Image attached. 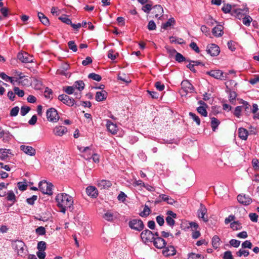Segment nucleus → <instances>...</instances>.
<instances>
[{
    "label": "nucleus",
    "instance_id": "obj_62",
    "mask_svg": "<svg viewBox=\"0 0 259 259\" xmlns=\"http://www.w3.org/2000/svg\"><path fill=\"white\" fill-rule=\"evenodd\" d=\"M64 91L65 93L68 95L72 94L73 93L74 91V86L71 87V86H68L66 87Z\"/></svg>",
    "mask_w": 259,
    "mask_h": 259
},
{
    "label": "nucleus",
    "instance_id": "obj_56",
    "mask_svg": "<svg viewBox=\"0 0 259 259\" xmlns=\"http://www.w3.org/2000/svg\"><path fill=\"white\" fill-rule=\"evenodd\" d=\"M30 83V81L28 78L25 76L22 79L18 80V84L23 86L28 85Z\"/></svg>",
    "mask_w": 259,
    "mask_h": 259
},
{
    "label": "nucleus",
    "instance_id": "obj_4",
    "mask_svg": "<svg viewBox=\"0 0 259 259\" xmlns=\"http://www.w3.org/2000/svg\"><path fill=\"white\" fill-rule=\"evenodd\" d=\"M53 185L51 183H48L44 180L40 181L38 184V187L41 192L46 194L51 195L53 194Z\"/></svg>",
    "mask_w": 259,
    "mask_h": 259
},
{
    "label": "nucleus",
    "instance_id": "obj_21",
    "mask_svg": "<svg viewBox=\"0 0 259 259\" xmlns=\"http://www.w3.org/2000/svg\"><path fill=\"white\" fill-rule=\"evenodd\" d=\"M152 13L155 14V18L160 19V18L163 15V8L159 5H155L153 8Z\"/></svg>",
    "mask_w": 259,
    "mask_h": 259
},
{
    "label": "nucleus",
    "instance_id": "obj_25",
    "mask_svg": "<svg viewBox=\"0 0 259 259\" xmlns=\"http://www.w3.org/2000/svg\"><path fill=\"white\" fill-rule=\"evenodd\" d=\"M86 192L89 196L93 198L97 197L98 195L97 189L94 186H88L86 188Z\"/></svg>",
    "mask_w": 259,
    "mask_h": 259
},
{
    "label": "nucleus",
    "instance_id": "obj_48",
    "mask_svg": "<svg viewBox=\"0 0 259 259\" xmlns=\"http://www.w3.org/2000/svg\"><path fill=\"white\" fill-rule=\"evenodd\" d=\"M249 254V252L247 250H245L242 249H240L239 251L236 252V254L238 256L241 257L244 256L245 257L247 256Z\"/></svg>",
    "mask_w": 259,
    "mask_h": 259
},
{
    "label": "nucleus",
    "instance_id": "obj_39",
    "mask_svg": "<svg viewBox=\"0 0 259 259\" xmlns=\"http://www.w3.org/2000/svg\"><path fill=\"white\" fill-rule=\"evenodd\" d=\"M252 19L251 17L248 15H245L244 17L242 18V22L244 25L246 26H249L251 22L252 21Z\"/></svg>",
    "mask_w": 259,
    "mask_h": 259
},
{
    "label": "nucleus",
    "instance_id": "obj_3",
    "mask_svg": "<svg viewBox=\"0 0 259 259\" xmlns=\"http://www.w3.org/2000/svg\"><path fill=\"white\" fill-rule=\"evenodd\" d=\"M12 246L17 254L21 256H25L27 254V250L25 249V244L22 241L15 240L13 241Z\"/></svg>",
    "mask_w": 259,
    "mask_h": 259
},
{
    "label": "nucleus",
    "instance_id": "obj_29",
    "mask_svg": "<svg viewBox=\"0 0 259 259\" xmlns=\"http://www.w3.org/2000/svg\"><path fill=\"white\" fill-rule=\"evenodd\" d=\"M107 93L105 91L102 90L100 92H97L96 94V100L98 101H102L107 98Z\"/></svg>",
    "mask_w": 259,
    "mask_h": 259
},
{
    "label": "nucleus",
    "instance_id": "obj_51",
    "mask_svg": "<svg viewBox=\"0 0 259 259\" xmlns=\"http://www.w3.org/2000/svg\"><path fill=\"white\" fill-rule=\"evenodd\" d=\"M37 248L39 251H45L46 248V242L42 241L38 242Z\"/></svg>",
    "mask_w": 259,
    "mask_h": 259
},
{
    "label": "nucleus",
    "instance_id": "obj_27",
    "mask_svg": "<svg viewBox=\"0 0 259 259\" xmlns=\"http://www.w3.org/2000/svg\"><path fill=\"white\" fill-rule=\"evenodd\" d=\"M238 134L239 137L243 140H246L248 136V132L243 127H240L238 130Z\"/></svg>",
    "mask_w": 259,
    "mask_h": 259
},
{
    "label": "nucleus",
    "instance_id": "obj_49",
    "mask_svg": "<svg viewBox=\"0 0 259 259\" xmlns=\"http://www.w3.org/2000/svg\"><path fill=\"white\" fill-rule=\"evenodd\" d=\"M222 10L225 13H231L233 9H232L231 6L230 5L225 4L222 7Z\"/></svg>",
    "mask_w": 259,
    "mask_h": 259
},
{
    "label": "nucleus",
    "instance_id": "obj_12",
    "mask_svg": "<svg viewBox=\"0 0 259 259\" xmlns=\"http://www.w3.org/2000/svg\"><path fill=\"white\" fill-rule=\"evenodd\" d=\"M206 51L211 56H217L219 54L220 50L217 45L212 44L207 46Z\"/></svg>",
    "mask_w": 259,
    "mask_h": 259
},
{
    "label": "nucleus",
    "instance_id": "obj_45",
    "mask_svg": "<svg viewBox=\"0 0 259 259\" xmlns=\"http://www.w3.org/2000/svg\"><path fill=\"white\" fill-rule=\"evenodd\" d=\"M241 103L242 104L241 106L242 107V109L244 110L245 111L248 112L250 109V106L248 104V103L245 101L242 100Z\"/></svg>",
    "mask_w": 259,
    "mask_h": 259
},
{
    "label": "nucleus",
    "instance_id": "obj_58",
    "mask_svg": "<svg viewBox=\"0 0 259 259\" xmlns=\"http://www.w3.org/2000/svg\"><path fill=\"white\" fill-rule=\"evenodd\" d=\"M25 75H23V74L19 71H16L15 74V81H18L20 79H22L23 78H24Z\"/></svg>",
    "mask_w": 259,
    "mask_h": 259
},
{
    "label": "nucleus",
    "instance_id": "obj_35",
    "mask_svg": "<svg viewBox=\"0 0 259 259\" xmlns=\"http://www.w3.org/2000/svg\"><path fill=\"white\" fill-rule=\"evenodd\" d=\"M74 89H78L79 91L83 90L84 88V83L82 80H78L75 82L74 84Z\"/></svg>",
    "mask_w": 259,
    "mask_h": 259
},
{
    "label": "nucleus",
    "instance_id": "obj_8",
    "mask_svg": "<svg viewBox=\"0 0 259 259\" xmlns=\"http://www.w3.org/2000/svg\"><path fill=\"white\" fill-rule=\"evenodd\" d=\"M141 238L145 243L152 242L154 238V235L151 231L145 229L141 233Z\"/></svg>",
    "mask_w": 259,
    "mask_h": 259
},
{
    "label": "nucleus",
    "instance_id": "obj_2",
    "mask_svg": "<svg viewBox=\"0 0 259 259\" xmlns=\"http://www.w3.org/2000/svg\"><path fill=\"white\" fill-rule=\"evenodd\" d=\"M77 148L79 151L82 153V156L85 160H90L92 159L93 162L99 161V155L96 153H94L91 147L78 146Z\"/></svg>",
    "mask_w": 259,
    "mask_h": 259
},
{
    "label": "nucleus",
    "instance_id": "obj_36",
    "mask_svg": "<svg viewBox=\"0 0 259 259\" xmlns=\"http://www.w3.org/2000/svg\"><path fill=\"white\" fill-rule=\"evenodd\" d=\"M230 227L233 230H238L242 228V225L239 221H234L233 223H231Z\"/></svg>",
    "mask_w": 259,
    "mask_h": 259
},
{
    "label": "nucleus",
    "instance_id": "obj_54",
    "mask_svg": "<svg viewBox=\"0 0 259 259\" xmlns=\"http://www.w3.org/2000/svg\"><path fill=\"white\" fill-rule=\"evenodd\" d=\"M188 259H203V257L199 254L191 253L189 254Z\"/></svg>",
    "mask_w": 259,
    "mask_h": 259
},
{
    "label": "nucleus",
    "instance_id": "obj_42",
    "mask_svg": "<svg viewBox=\"0 0 259 259\" xmlns=\"http://www.w3.org/2000/svg\"><path fill=\"white\" fill-rule=\"evenodd\" d=\"M88 77L97 81H100L102 79V77L100 75L95 73H90L88 75Z\"/></svg>",
    "mask_w": 259,
    "mask_h": 259
},
{
    "label": "nucleus",
    "instance_id": "obj_26",
    "mask_svg": "<svg viewBox=\"0 0 259 259\" xmlns=\"http://www.w3.org/2000/svg\"><path fill=\"white\" fill-rule=\"evenodd\" d=\"M112 186V183L110 181L102 180L98 181V186L101 189H108Z\"/></svg>",
    "mask_w": 259,
    "mask_h": 259
},
{
    "label": "nucleus",
    "instance_id": "obj_57",
    "mask_svg": "<svg viewBox=\"0 0 259 259\" xmlns=\"http://www.w3.org/2000/svg\"><path fill=\"white\" fill-rule=\"evenodd\" d=\"M156 221L160 226H163L164 223V217L161 215L156 217Z\"/></svg>",
    "mask_w": 259,
    "mask_h": 259
},
{
    "label": "nucleus",
    "instance_id": "obj_28",
    "mask_svg": "<svg viewBox=\"0 0 259 259\" xmlns=\"http://www.w3.org/2000/svg\"><path fill=\"white\" fill-rule=\"evenodd\" d=\"M212 33L216 37L221 36L223 34V26L219 25L214 27L212 30Z\"/></svg>",
    "mask_w": 259,
    "mask_h": 259
},
{
    "label": "nucleus",
    "instance_id": "obj_38",
    "mask_svg": "<svg viewBox=\"0 0 259 259\" xmlns=\"http://www.w3.org/2000/svg\"><path fill=\"white\" fill-rule=\"evenodd\" d=\"M220 239L218 236L215 235L212 237V245L214 248H217L219 247L220 245Z\"/></svg>",
    "mask_w": 259,
    "mask_h": 259
},
{
    "label": "nucleus",
    "instance_id": "obj_50",
    "mask_svg": "<svg viewBox=\"0 0 259 259\" xmlns=\"http://www.w3.org/2000/svg\"><path fill=\"white\" fill-rule=\"evenodd\" d=\"M59 19L62 22H63L64 23H66V24L70 25L71 24H72L71 20L68 18L67 16L65 15L64 16L60 17H59Z\"/></svg>",
    "mask_w": 259,
    "mask_h": 259
},
{
    "label": "nucleus",
    "instance_id": "obj_1",
    "mask_svg": "<svg viewBox=\"0 0 259 259\" xmlns=\"http://www.w3.org/2000/svg\"><path fill=\"white\" fill-rule=\"evenodd\" d=\"M55 200L57 205L60 209V212L64 213L67 209L72 208L73 199L68 194L65 193L58 194L56 196Z\"/></svg>",
    "mask_w": 259,
    "mask_h": 259
},
{
    "label": "nucleus",
    "instance_id": "obj_10",
    "mask_svg": "<svg viewBox=\"0 0 259 259\" xmlns=\"http://www.w3.org/2000/svg\"><path fill=\"white\" fill-rule=\"evenodd\" d=\"M247 12V9H233L231 15L240 20L246 15Z\"/></svg>",
    "mask_w": 259,
    "mask_h": 259
},
{
    "label": "nucleus",
    "instance_id": "obj_14",
    "mask_svg": "<svg viewBox=\"0 0 259 259\" xmlns=\"http://www.w3.org/2000/svg\"><path fill=\"white\" fill-rule=\"evenodd\" d=\"M18 59L23 63H30L32 62V57L25 52L19 53L17 55Z\"/></svg>",
    "mask_w": 259,
    "mask_h": 259
},
{
    "label": "nucleus",
    "instance_id": "obj_24",
    "mask_svg": "<svg viewBox=\"0 0 259 259\" xmlns=\"http://www.w3.org/2000/svg\"><path fill=\"white\" fill-rule=\"evenodd\" d=\"M198 103L201 106L197 107V111L199 114H201L202 116L206 117L207 116V112L206 110V107L207 106L206 104L203 101H199Z\"/></svg>",
    "mask_w": 259,
    "mask_h": 259
},
{
    "label": "nucleus",
    "instance_id": "obj_43",
    "mask_svg": "<svg viewBox=\"0 0 259 259\" xmlns=\"http://www.w3.org/2000/svg\"><path fill=\"white\" fill-rule=\"evenodd\" d=\"M7 199L9 201H15L16 196L12 190L8 191L7 193Z\"/></svg>",
    "mask_w": 259,
    "mask_h": 259
},
{
    "label": "nucleus",
    "instance_id": "obj_44",
    "mask_svg": "<svg viewBox=\"0 0 259 259\" xmlns=\"http://www.w3.org/2000/svg\"><path fill=\"white\" fill-rule=\"evenodd\" d=\"M242 111V107L241 106H238L235 108L233 114L236 117L240 118L241 115Z\"/></svg>",
    "mask_w": 259,
    "mask_h": 259
},
{
    "label": "nucleus",
    "instance_id": "obj_31",
    "mask_svg": "<svg viewBox=\"0 0 259 259\" xmlns=\"http://www.w3.org/2000/svg\"><path fill=\"white\" fill-rule=\"evenodd\" d=\"M37 16L39 20L44 25L48 26L50 24L49 19L42 13L38 12Z\"/></svg>",
    "mask_w": 259,
    "mask_h": 259
},
{
    "label": "nucleus",
    "instance_id": "obj_46",
    "mask_svg": "<svg viewBox=\"0 0 259 259\" xmlns=\"http://www.w3.org/2000/svg\"><path fill=\"white\" fill-rule=\"evenodd\" d=\"M52 94H53V91L51 89H50L48 87L45 89V90L44 92V96H45V98H48V99L52 98Z\"/></svg>",
    "mask_w": 259,
    "mask_h": 259
},
{
    "label": "nucleus",
    "instance_id": "obj_11",
    "mask_svg": "<svg viewBox=\"0 0 259 259\" xmlns=\"http://www.w3.org/2000/svg\"><path fill=\"white\" fill-rule=\"evenodd\" d=\"M181 86L182 89L186 94L194 92V87L188 80H183L181 82Z\"/></svg>",
    "mask_w": 259,
    "mask_h": 259
},
{
    "label": "nucleus",
    "instance_id": "obj_19",
    "mask_svg": "<svg viewBox=\"0 0 259 259\" xmlns=\"http://www.w3.org/2000/svg\"><path fill=\"white\" fill-rule=\"evenodd\" d=\"M10 150L6 149H0V159L2 160H8L12 156Z\"/></svg>",
    "mask_w": 259,
    "mask_h": 259
},
{
    "label": "nucleus",
    "instance_id": "obj_60",
    "mask_svg": "<svg viewBox=\"0 0 259 259\" xmlns=\"http://www.w3.org/2000/svg\"><path fill=\"white\" fill-rule=\"evenodd\" d=\"M19 111V108L18 106H16L13 108L10 112V115L11 116H16L18 115Z\"/></svg>",
    "mask_w": 259,
    "mask_h": 259
},
{
    "label": "nucleus",
    "instance_id": "obj_9",
    "mask_svg": "<svg viewBox=\"0 0 259 259\" xmlns=\"http://www.w3.org/2000/svg\"><path fill=\"white\" fill-rule=\"evenodd\" d=\"M59 101L68 106H72L75 104V100L67 95L62 94L58 97Z\"/></svg>",
    "mask_w": 259,
    "mask_h": 259
},
{
    "label": "nucleus",
    "instance_id": "obj_63",
    "mask_svg": "<svg viewBox=\"0 0 259 259\" xmlns=\"http://www.w3.org/2000/svg\"><path fill=\"white\" fill-rule=\"evenodd\" d=\"M229 242L230 245L234 247H238L240 244V241L236 239H231Z\"/></svg>",
    "mask_w": 259,
    "mask_h": 259
},
{
    "label": "nucleus",
    "instance_id": "obj_6",
    "mask_svg": "<svg viewBox=\"0 0 259 259\" xmlns=\"http://www.w3.org/2000/svg\"><path fill=\"white\" fill-rule=\"evenodd\" d=\"M130 228L135 231L140 232L144 228V224L140 219H133L128 222Z\"/></svg>",
    "mask_w": 259,
    "mask_h": 259
},
{
    "label": "nucleus",
    "instance_id": "obj_61",
    "mask_svg": "<svg viewBox=\"0 0 259 259\" xmlns=\"http://www.w3.org/2000/svg\"><path fill=\"white\" fill-rule=\"evenodd\" d=\"M156 24L154 21L151 20L149 22L147 28L149 30H153L156 29Z\"/></svg>",
    "mask_w": 259,
    "mask_h": 259
},
{
    "label": "nucleus",
    "instance_id": "obj_64",
    "mask_svg": "<svg viewBox=\"0 0 259 259\" xmlns=\"http://www.w3.org/2000/svg\"><path fill=\"white\" fill-rule=\"evenodd\" d=\"M224 259H234L232 253L230 251H226L223 255Z\"/></svg>",
    "mask_w": 259,
    "mask_h": 259
},
{
    "label": "nucleus",
    "instance_id": "obj_59",
    "mask_svg": "<svg viewBox=\"0 0 259 259\" xmlns=\"http://www.w3.org/2000/svg\"><path fill=\"white\" fill-rule=\"evenodd\" d=\"M36 233L39 235H43L46 233V229L44 227L40 226L38 227L36 230Z\"/></svg>",
    "mask_w": 259,
    "mask_h": 259
},
{
    "label": "nucleus",
    "instance_id": "obj_7",
    "mask_svg": "<svg viewBox=\"0 0 259 259\" xmlns=\"http://www.w3.org/2000/svg\"><path fill=\"white\" fill-rule=\"evenodd\" d=\"M48 120L52 122H57L59 119L57 110L54 108H50L46 112Z\"/></svg>",
    "mask_w": 259,
    "mask_h": 259
},
{
    "label": "nucleus",
    "instance_id": "obj_55",
    "mask_svg": "<svg viewBox=\"0 0 259 259\" xmlns=\"http://www.w3.org/2000/svg\"><path fill=\"white\" fill-rule=\"evenodd\" d=\"M68 46L70 50H71L72 51H73L74 52L77 51V46L75 45L74 41H73V40L69 41L68 42Z\"/></svg>",
    "mask_w": 259,
    "mask_h": 259
},
{
    "label": "nucleus",
    "instance_id": "obj_22",
    "mask_svg": "<svg viewBox=\"0 0 259 259\" xmlns=\"http://www.w3.org/2000/svg\"><path fill=\"white\" fill-rule=\"evenodd\" d=\"M53 133L58 136H62L64 134H66L67 132V128L64 126H56L53 129Z\"/></svg>",
    "mask_w": 259,
    "mask_h": 259
},
{
    "label": "nucleus",
    "instance_id": "obj_33",
    "mask_svg": "<svg viewBox=\"0 0 259 259\" xmlns=\"http://www.w3.org/2000/svg\"><path fill=\"white\" fill-rule=\"evenodd\" d=\"M175 20L174 18H169L167 21L162 24V28L164 29H167L168 27L174 25L175 24Z\"/></svg>",
    "mask_w": 259,
    "mask_h": 259
},
{
    "label": "nucleus",
    "instance_id": "obj_18",
    "mask_svg": "<svg viewBox=\"0 0 259 259\" xmlns=\"http://www.w3.org/2000/svg\"><path fill=\"white\" fill-rule=\"evenodd\" d=\"M207 209L202 204H200V208L198 210V215L199 218H201L203 220L206 222L208 221L207 215H206Z\"/></svg>",
    "mask_w": 259,
    "mask_h": 259
},
{
    "label": "nucleus",
    "instance_id": "obj_13",
    "mask_svg": "<svg viewBox=\"0 0 259 259\" xmlns=\"http://www.w3.org/2000/svg\"><path fill=\"white\" fill-rule=\"evenodd\" d=\"M166 214L167 216L165 218L166 223L167 225L172 227L175 224L174 219L177 218V214L171 210L167 211Z\"/></svg>",
    "mask_w": 259,
    "mask_h": 259
},
{
    "label": "nucleus",
    "instance_id": "obj_15",
    "mask_svg": "<svg viewBox=\"0 0 259 259\" xmlns=\"http://www.w3.org/2000/svg\"><path fill=\"white\" fill-rule=\"evenodd\" d=\"M238 201L244 205H247L251 203L252 202L251 198L245 194H239L237 196Z\"/></svg>",
    "mask_w": 259,
    "mask_h": 259
},
{
    "label": "nucleus",
    "instance_id": "obj_37",
    "mask_svg": "<svg viewBox=\"0 0 259 259\" xmlns=\"http://www.w3.org/2000/svg\"><path fill=\"white\" fill-rule=\"evenodd\" d=\"M150 213V209L147 205H145L144 206L143 210L140 212V215L142 217H147L148 215H149Z\"/></svg>",
    "mask_w": 259,
    "mask_h": 259
},
{
    "label": "nucleus",
    "instance_id": "obj_30",
    "mask_svg": "<svg viewBox=\"0 0 259 259\" xmlns=\"http://www.w3.org/2000/svg\"><path fill=\"white\" fill-rule=\"evenodd\" d=\"M116 213L108 211L105 213L103 218L108 221H112L116 218Z\"/></svg>",
    "mask_w": 259,
    "mask_h": 259
},
{
    "label": "nucleus",
    "instance_id": "obj_17",
    "mask_svg": "<svg viewBox=\"0 0 259 259\" xmlns=\"http://www.w3.org/2000/svg\"><path fill=\"white\" fill-rule=\"evenodd\" d=\"M152 242L154 245L159 249L164 248L166 244L165 240L162 237H154Z\"/></svg>",
    "mask_w": 259,
    "mask_h": 259
},
{
    "label": "nucleus",
    "instance_id": "obj_40",
    "mask_svg": "<svg viewBox=\"0 0 259 259\" xmlns=\"http://www.w3.org/2000/svg\"><path fill=\"white\" fill-rule=\"evenodd\" d=\"M189 115L193 120L196 123L197 125H199L200 124V119L197 115L192 112H189Z\"/></svg>",
    "mask_w": 259,
    "mask_h": 259
},
{
    "label": "nucleus",
    "instance_id": "obj_16",
    "mask_svg": "<svg viewBox=\"0 0 259 259\" xmlns=\"http://www.w3.org/2000/svg\"><path fill=\"white\" fill-rule=\"evenodd\" d=\"M177 253V250L172 245H168L164 247L162 251V253L165 256H174Z\"/></svg>",
    "mask_w": 259,
    "mask_h": 259
},
{
    "label": "nucleus",
    "instance_id": "obj_23",
    "mask_svg": "<svg viewBox=\"0 0 259 259\" xmlns=\"http://www.w3.org/2000/svg\"><path fill=\"white\" fill-rule=\"evenodd\" d=\"M106 127L108 131L113 135L117 134L118 128L116 124H114L110 120H107L106 121Z\"/></svg>",
    "mask_w": 259,
    "mask_h": 259
},
{
    "label": "nucleus",
    "instance_id": "obj_32",
    "mask_svg": "<svg viewBox=\"0 0 259 259\" xmlns=\"http://www.w3.org/2000/svg\"><path fill=\"white\" fill-rule=\"evenodd\" d=\"M159 197L161 198L162 200L166 202L169 204L172 205L176 202L174 199L165 194H161Z\"/></svg>",
    "mask_w": 259,
    "mask_h": 259
},
{
    "label": "nucleus",
    "instance_id": "obj_20",
    "mask_svg": "<svg viewBox=\"0 0 259 259\" xmlns=\"http://www.w3.org/2000/svg\"><path fill=\"white\" fill-rule=\"evenodd\" d=\"M20 149L25 154L30 155L33 156L35 154V149L31 146L22 145L20 146Z\"/></svg>",
    "mask_w": 259,
    "mask_h": 259
},
{
    "label": "nucleus",
    "instance_id": "obj_52",
    "mask_svg": "<svg viewBox=\"0 0 259 259\" xmlns=\"http://www.w3.org/2000/svg\"><path fill=\"white\" fill-rule=\"evenodd\" d=\"M30 108L28 106H23L21 108L20 113L22 116H25L30 111Z\"/></svg>",
    "mask_w": 259,
    "mask_h": 259
},
{
    "label": "nucleus",
    "instance_id": "obj_41",
    "mask_svg": "<svg viewBox=\"0 0 259 259\" xmlns=\"http://www.w3.org/2000/svg\"><path fill=\"white\" fill-rule=\"evenodd\" d=\"M172 51L176 53L175 59L177 62L180 63L185 61V58L181 54L177 52L175 50H173Z\"/></svg>",
    "mask_w": 259,
    "mask_h": 259
},
{
    "label": "nucleus",
    "instance_id": "obj_47",
    "mask_svg": "<svg viewBox=\"0 0 259 259\" xmlns=\"http://www.w3.org/2000/svg\"><path fill=\"white\" fill-rule=\"evenodd\" d=\"M237 95L235 92L230 91L229 93V101L231 103L234 104L235 102Z\"/></svg>",
    "mask_w": 259,
    "mask_h": 259
},
{
    "label": "nucleus",
    "instance_id": "obj_34",
    "mask_svg": "<svg viewBox=\"0 0 259 259\" xmlns=\"http://www.w3.org/2000/svg\"><path fill=\"white\" fill-rule=\"evenodd\" d=\"M220 123V121L215 117L211 118V126L213 131H215Z\"/></svg>",
    "mask_w": 259,
    "mask_h": 259
},
{
    "label": "nucleus",
    "instance_id": "obj_5",
    "mask_svg": "<svg viewBox=\"0 0 259 259\" xmlns=\"http://www.w3.org/2000/svg\"><path fill=\"white\" fill-rule=\"evenodd\" d=\"M206 74L210 76L220 80H226L228 78V73H224L221 70H211L206 72Z\"/></svg>",
    "mask_w": 259,
    "mask_h": 259
},
{
    "label": "nucleus",
    "instance_id": "obj_53",
    "mask_svg": "<svg viewBox=\"0 0 259 259\" xmlns=\"http://www.w3.org/2000/svg\"><path fill=\"white\" fill-rule=\"evenodd\" d=\"M14 91L15 94L20 97H22L24 96V91L23 90H20L18 87H15L14 88Z\"/></svg>",
    "mask_w": 259,
    "mask_h": 259
}]
</instances>
